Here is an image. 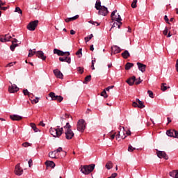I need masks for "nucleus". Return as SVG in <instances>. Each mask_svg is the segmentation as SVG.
<instances>
[{
	"label": "nucleus",
	"instance_id": "1",
	"mask_svg": "<svg viewBox=\"0 0 178 178\" xmlns=\"http://www.w3.org/2000/svg\"><path fill=\"white\" fill-rule=\"evenodd\" d=\"M95 8L97 9V10H99L98 15H100L101 16H106L109 13L108 8L105 7L104 6H101V1H96Z\"/></svg>",
	"mask_w": 178,
	"mask_h": 178
},
{
	"label": "nucleus",
	"instance_id": "2",
	"mask_svg": "<svg viewBox=\"0 0 178 178\" xmlns=\"http://www.w3.org/2000/svg\"><path fill=\"white\" fill-rule=\"evenodd\" d=\"M49 133L53 137H58V138H59V137L63 134V127L60 128L59 126H57L56 129L50 128Z\"/></svg>",
	"mask_w": 178,
	"mask_h": 178
},
{
	"label": "nucleus",
	"instance_id": "3",
	"mask_svg": "<svg viewBox=\"0 0 178 178\" xmlns=\"http://www.w3.org/2000/svg\"><path fill=\"white\" fill-rule=\"evenodd\" d=\"M95 169V164L81 165V172L83 175H90Z\"/></svg>",
	"mask_w": 178,
	"mask_h": 178
},
{
	"label": "nucleus",
	"instance_id": "4",
	"mask_svg": "<svg viewBox=\"0 0 178 178\" xmlns=\"http://www.w3.org/2000/svg\"><path fill=\"white\" fill-rule=\"evenodd\" d=\"M86 126L87 124L86 123V120L81 119L78 121L76 124V129L78 131H80L81 133H84Z\"/></svg>",
	"mask_w": 178,
	"mask_h": 178
},
{
	"label": "nucleus",
	"instance_id": "5",
	"mask_svg": "<svg viewBox=\"0 0 178 178\" xmlns=\"http://www.w3.org/2000/svg\"><path fill=\"white\" fill-rule=\"evenodd\" d=\"M50 98H51V101H58V102H62L63 101V97L60 95H56L55 92H51L49 94Z\"/></svg>",
	"mask_w": 178,
	"mask_h": 178
},
{
	"label": "nucleus",
	"instance_id": "6",
	"mask_svg": "<svg viewBox=\"0 0 178 178\" xmlns=\"http://www.w3.org/2000/svg\"><path fill=\"white\" fill-rule=\"evenodd\" d=\"M38 23H39L38 20L31 22L27 25L28 30H29L30 31H34V30H35V29L37 28V26H38Z\"/></svg>",
	"mask_w": 178,
	"mask_h": 178
},
{
	"label": "nucleus",
	"instance_id": "7",
	"mask_svg": "<svg viewBox=\"0 0 178 178\" xmlns=\"http://www.w3.org/2000/svg\"><path fill=\"white\" fill-rule=\"evenodd\" d=\"M168 137H173L174 138H178V131L175 129H170L166 131Z\"/></svg>",
	"mask_w": 178,
	"mask_h": 178
},
{
	"label": "nucleus",
	"instance_id": "8",
	"mask_svg": "<svg viewBox=\"0 0 178 178\" xmlns=\"http://www.w3.org/2000/svg\"><path fill=\"white\" fill-rule=\"evenodd\" d=\"M65 134L66 140H72L74 137V133L72 129L65 130Z\"/></svg>",
	"mask_w": 178,
	"mask_h": 178
},
{
	"label": "nucleus",
	"instance_id": "9",
	"mask_svg": "<svg viewBox=\"0 0 178 178\" xmlns=\"http://www.w3.org/2000/svg\"><path fill=\"white\" fill-rule=\"evenodd\" d=\"M15 174L17 176H22L23 175V169L20 167V163L16 165L15 168Z\"/></svg>",
	"mask_w": 178,
	"mask_h": 178
},
{
	"label": "nucleus",
	"instance_id": "10",
	"mask_svg": "<svg viewBox=\"0 0 178 178\" xmlns=\"http://www.w3.org/2000/svg\"><path fill=\"white\" fill-rule=\"evenodd\" d=\"M156 154H157V156L160 159L163 158L165 160L169 159L168 154H166V152H165L164 151H159L156 149Z\"/></svg>",
	"mask_w": 178,
	"mask_h": 178
},
{
	"label": "nucleus",
	"instance_id": "11",
	"mask_svg": "<svg viewBox=\"0 0 178 178\" xmlns=\"http://www.w3.org/2000/svg\"><path fill=\"white\" fill-rule=\"evenodd\" d=\"M8 91L11 94H15V92H17L19 91V88L15 84H13L11 86H9Z\"/></svg>",
	"mask_w": 178,
	"mask_h": 178
},
{
	"label": "nucleus",
	"instance_id": "12",
	"mask_svg": "<svg viewBox=\"0 0 178 178\" xmlns=\"http://www.w3.org/2000/svg\"><path fill=\"white\" fill-rule=\"evenodd\" d=\"M120 52H122V49H120V47L118 46H113L111 47V55H113V54L114 55H115V54H120Z\"/></svg>",
	"mask_w": 178,
	"mask_h": 178
},
{
	"label": "nucleus",
	"instance_id": "13",
	"mask_svg": "<svg viewBox=\"0 0 178 178\" xmlns=\"http://www.w3.org/2000/svg\"><path fill=\"white\" fill-rule=\"evenodd\" d=\"M36 56L42 60L47 59V56H44V52L42 51H36Z\"/></svg>",
	"mask_w": 178,
	"mask_h": 178
},
{
	"label": "nucleus",
	"instance_id": "14",
	"mask_svg": "<svg viewBox=\"0 0 178 178\" xmlns=\"http://www.w3.org/2000/svg\"><path fill=\"white\" fill-rule=\"evenodd\" d=\"M54 73L57 79H63V74L59 70H54Z\"/></svg>",
	"mask_w": 178,
	"mask_h": 178
},
{
	"label": "nucleus",
	"instance_id": "15",
	"mask_svg": "<svg viewBox=\"0 0 178 178\" xmlns=\"http://www.w3.org/2000/svg\"><path fill=\"white\" fill-rule=\"evenodd\" d=\"M136 77L134 76L129 78L127 81L126 83L129 84V86H134V83H136Z\"/></svg>",
	"mask_w": 178,
	"mask_h": 178
},
{
	"label": "nucleus",
	"instance_id": "16",
	"mask_svg": "<svg viewBox=\"0 0 178 178\" xmlns=\"http://www.w3.org/2000/svg\"><path fill=\"white\" fill-rule=\"evenodd\" d=\"M138 67L142 73H144L145 72V69L147 68V65L141 63H137Z\"/></svg>",
	"mask_w": 178,
	"mask_h": 178
},
{
	"label": "nucleus",
	"instance_id": "17",
	"mask_svg": "<svg viewBox=\"0 0 178 178\" xmlns=\"http://www.w3.org/2000/svg\"><path fill=\"white\" fill-rule=\"evenodd\" d=\"M10 118L11 120H16L17 122H19V120H22V119H23V117L17 115H10Z\"/></svg>",
	"mask_w": 178,
	"mask_h": 178
},
{
	"label": "nucleus",
	"instance_id": "18",
	"mask_svg": "<svg viewBox=\"0 0 178 178\" xmlns=\"http://www.w3.org/2000/svg\"><path fill=\"white\" fill-rule=\"evenodd\" d=\"M59 60H60V62H67V63H71L72 58H70V57H67V56L60 57Z\"/></svg>",
	"mask_w": 178,
	"mask_h": 178
},
{
	"label": "nucleus",
	"instance_id": "19",
	"mask_svg": "<svg viewBox=\"0 0 178 178\" xmlns=\"http://www.w3.org/2000/svg\"><path fill=\"white\" fill-rule=\"evenodd\" d=\"M54 54H56L58 56H65V51H62L58 49H54Z\"/></svg>",
	"mask_w": 178,
	"mask_h": 178
},
{
	"label": "nucleus",
	"instance_id": "20",
	"mask_svg": "<svg viewBox=\"0 0 178 178\" xmlns=\"http://www.w3.org/2000/svg\"><path fill=\"white\" fill-rule=\"evenodd\" d=\"M169 175L171 177L178 178V170L170 172Z\"/></svg>",
	"mask_w": 178,
	"mask_h": 178
},
{
	"label": "nucleus",
	"instance_id": "21",
	"mask_svg": "<svg viewBox=\"0 0 178 178\" xmlns=\"http://www.w3.org/2000/svg\"><path fill=\"white\" fill-rule=\"evenodd\" d=\"M45 165L47 168H51V169L55 168V163H54V161H47L45 162Z\"/></svg>",
	"mask_w": 178,
	"mask_h": 178
},
{
	"label": "nucleus",
	"instance_id": "22",
	"mask_svg": "<svg viewBox=\"0 0 178 178\" xmlns=\"http://www.w3.org/2000/svg\"><path fill=\"white\" fill-rule=\"evenodd\" d=\"M114 20L118 22L119 24L118 29H120V26H122V17H120V15H118L117 17L114 18Z\"/></svg>",
	"mask_w": 178,
	"mask_h": 178
},
{
	"label": "nucleus",
	"instance_id": "23",
	"mask_svg": "<svg viewBox=\"0 0 178 178\" xmlns=\"http://www.w3.org/2000/svg\"><path fill=\"white\" fill-rule=\"evenodd\" d=\"M79 17V15H75L74 17H70V18H66L65 21L66 23H69V22H73L74 20H77V18Z\"/></svg>",
	"mask_w": 178,
	"mask_h": 178
},
{
	"label": "nucleus",
	"instance_id": "24",
	"mask_svg": "<svg viewBox=\"0 0 178 178\" xmlns=\"http://www.w3.org/2000/svg\"><path fill=\"white\" fill-rule=\"evenodd\" d=\"M121 55L124 59H127L130 56V53H129V51L125 50Z\"/></svg>",
	"mask_w": 178,
	"mask_h": 178
},
{
	"label": "nucleus",
	"instance_id": "25",
	"mask_svg": "<svg viewBox=\"0 0 178 178\" xmlns=\"http://www.w3.org/2000/svg\"><path fill=\"white\" fill-rule=\"evenodd\" d=\"M30 126L33 129V131H35V133H38V131H40V129H38V128H37V126L35 125V124L31 123Z\"/></svg>",
	"mask_w": 178,
	"mask_h": 178
},
{
	"label": "nucleus",
	"instance_id": "26",
	"mask_svg": "<svg viewBox=\"0 0 178 178\" xmlns=\"http://www.w3.org/2000/svg\"><path fill=\"white\" fill-rule=\"evenodd\" d=\"M133 66H134V64H133L131 63H127L125 65V70H130V69H131V67H133Z\"/></svg>",
	"mask_w": 178,
	"mask_h": 178
},
{
	"label": "nucleus",
	"instance_id": "27",
	"mask_svg": "<svg viewBox=\"0 0 178 178\" xmlns=\"http://www.w3.org/2000/svg\"><path fill=\"white\" fill-rule=\"evenodd\" d=\"M65 129V130H72V125H70V124L69 122H67L66 123V125H65L63 127V129Z\"/></svg>",
	"mask_w": 178,
	"mask_h": 178
},
{
	"label": "nucleus",
	"instance_id": "28",
	"mask_svg": "<svg viewBox=\"0 0 178 178\" xmlns=\"http://www.w3.org/2000/svg\"><path fill=\"white\" fill-rule=\"evenodd\" d=\"M113 163H112V161H108L106 164V169H108V170L110 169H112Z\"/></svg>",
	"mask_w": 178,
	"mask_h": 178
},
{
	"label": "nucleus",
	"instance_id": "29",
	"mask_svg": "<svg viewBox=\"0 0 178 178\" xmlns=\"http://www.w3.org/2000/svg\"><path fill=\"white\" fill-rule=\"evenodd\" d=\"M49 158H56V151L49 152Z\"/></svg>",
	"mask_w": 178,
	"mask_h": 178
},
{
	"label": "nucleus",
	"instance_id": "30",
	"mask_svg": "<svg viewBox=\"0 0 178 178\" xmlns=\"http://www.w3.org/2000/svg\"><path fill=\"white\" fill-rule=\"evenodd\" d=\"M37 55V51H33L32 49H30L29 51V58H31V56H33V55Z\"/></svg>",
	"mask_w": 178,
	"mask_h": 178
},
{
	"label": "nucleus",
	"instance_id": "31",
	"mask_svg": "<svg viewBox=\"0 0 178 178\" xmlns=\"http://www.w3.org/2000/svg\"><path fill=\"white\" fill-rule=\"evenodd\" d=\"M92 37H94V35H92V34H90V35H88L87 37H86L84 38L86 42H88V41H90V40H92Z\"/></svg>",
	"mask_w": 178,
	"mask_h": 178
},
{
	"label": "nucleus",
	"instance_id": "32",
	"mask_svg": "<svg viewBox=\"0 0 178 178\" xmlns=\"http://www.w3.org/2000/svg\"><path fill=\"white\" fill-rule=\"evenodd\" d=\"M23 94L24 95H28V97H29V98L31 97V95H33V94L30 93V92H29V90L27 89H24L23 90Z\"/></svg>",
	"mask_w": 178,
	"mask_h": 178
},
{
	"label": "nucleus",
	"instance_id": "33",
	"mask_svg": "<svg viewBox=\"0 0 178 178\" xmlns=\"http://www.w3.org/2000/svg\"><path fill=\"white\" fill-rule=\"evenodd\" d=\"M83 49H79L76 52V55L77 56H79V58H81V56L83 55L82 53Z\"/></svg>",
	"mask_w": 178,
	"mask_h": 178
},
{
	"label": "nucleus",
	"instance_id": "34",
	"mask_svg": "<svg viewBox=\"0 0 178 178\" xmlns=\"http://www.w3.org/2000/svg\"><path fill=\"white\" fill-rule=\"evenodd\" d=\"M138 108H140V109H143L145 108V105H144V103L142 101H140L138 102Z\"/></svg>",
	"mask_w": 178,
	"mask_h": 178
},
{
	"label": "nucleus",
	"instance_id": "35",
	"mask_svg": "<svg viewBox=\"0 0 178 178\" xmlns=\"http://www.w3.org/2000/svg\"><path fill=\"white\" fill-rule=\"evenodd\" d=\"M116 12H118V10H115L114 11H113L112 13H111V20H112V22H114L115 21V15L116 14Z\"/></svg>",
	"mask_w": 178,
	"mask_h": 178
},
{
	"label": "nucleus",
	"instance_id": "36",
	"mask_svg": "<svg viewBox=\"0 0 178 178\" xmlns=\"http://www.w3.org/2000/svg\"><path fill=\"white\" fill-rule=\"evenodd\" d=\"M88 81H91V75H88L86 77H85L83 83L86 84Z\"/></svg>",
	"mask_w": 178,
	"mask_h": 178
},
{
	"label": "nucleus",
	"instance_id": "37",
	"mask_svg": "<svg viewBox=\"0 0 178 178\" xmlns=\"http://www.w3.org/2000/svg\"><path fill=\"white\" fill-rule=\"evenodd\" d=\"M131 6L133 8V9H136V8H137V0H133Z\"/></svg>",
	"mask_w": 178,
	"mask_h": 178
},
{
	"label": "nucleus",
	"instance_id": "38",
	"mask_svg": "<svg viewBox=\"0 0 178 178\" xmlns=\"http://www.w3.org/2000/svg\"><path fill=\"white\" fill-rule=\"evenodd\" d=\"M120 137H121V138H122V140H124V138H126V136H122L120 134V132H119L118 134L115 135L116 140H118V138H120Z\"/></svg>",
	"mask_w": 178,
	"mask_h": 178
},
{
	"label": "nucleus",
	"instance_id": "39",
	"mask_svg": "<svg viewBox=\"0 0 178 178\" xmlns=\"http://www.w3.org/2000/svg\"><path fill=\"white\" fill-rule=\"evenodd\" d=\"M136 147H133V146H131V145H129L128 146V151L129 152H133V151H135Z\"/></svg>",
	"mask_w": 178,
	"mask_h": 178
},
{
	"label": "nucleus",
	"instance_id": "40",
	"mask_svg": "<svg viewBox=\"0 0 178 178\" xmlns=\"http://www.w3.org/2000/svg\"><path fill=\"white\" fill-rule=\"evenodd\" d=\"M101 96L104 97V98H108V95L106 94V90H104L102 93H101Z\"/></svg>",
	"mask_w": 178,
	"mask_h": 178
},
{
	"label": "nucleus",
	"instance_id": "41",
	"mask_svg": "<svg viewBox=\"0 0 178 178\" xmlns=\"http://www.w3.org/2000/svg\"><path fill=\"white\" fill-rule=\"evenodd\" d=\"M15 12L19 13V15H22L23 13V11H22V9H20V7H16Z\"/></svg>",
	"mask_w": 178,
	"mask_h": 178
},
{
	"label": "nucleus",
	"instance_id": "42",
	"mask_svg": "<svg viewBox=\"0 0 178 178\" xmlns=\"http://www.w3.org/2000/svg\"><path fill=\"white\" fill-rule=\"evenodd\" d=\"M16 47H19V44L13 43L12 45H10V48L11 51H15V48H16Z\"/></svg>",
	"mask_w": 178,
	"mask_h": 178
},
{
	"label": "nucleus",
	"instance_id": "43",
	"mask_svg": "<svg viewBox=\"0 0 178 178\" xmlns=\"http://www.w3.org/2000/svg\"><path fill=\"white\" fill-rule=\"evenodd\" d=\"M78 72L81 73V74H83L84 73V67H78Z\"/></svg>",
	"mask_w": 178,
	"mask_h": 178
},
{
	"label": "nucleus",
	"instance_id": "44",
	"mask_svg": "<svg viewBox=\"0 0 178 178\" xmlns=\"http://www.w3.org/2000/svg\"><path fill=\"white\" fill-rule=\"evenodd\" d=\"M165 86H166V83H162L161 84V90H162V91H166V90H168V87H166Z\"/></svg>",
	"mask_w": 178,
	"mask_h": 178
},
{
	"label": "nucleus",
	"instance_id": "45",
	"mask_svg": "<svg viewBox=\"0 0 178 178\" xmlns=\"http://www.w3.org/2000/svg\"><path fill=\"white\" fill-rule=\"evenodd\" d=\"M0 41L1 42H6V39L5 38L4 35L0 36Z\"/></svg>",
	"mask_w": 178,
	"mask_h": 178
},
{
	"label": "nucleus",
	"instance_id": "46",
	"mask_svg": "<svg viewBox=\"0 0 178 178\" xmlns=\"http://www.w3.org/2000/svg\"><path fill=\"white\" fill-rule=\"evenodd\" d=\"M147 94L149 95V97H150V98H154V92L152 91L148 90Z\"/></svg>",
	"mask_w": 178,
	"mask_h": 178
},
{
	"label": "nucleus",
	"instance_id": "47",
	"mask_svg": "<svg viewBox=\"0 0 178 178\" xmlns=\"http://www.w3.org/2000/svg\"><path fill=\"white\" fill-rule=\"evenodd\" d=\"M69 118H71L72 120H73V118L72 116H70V115L67 114V113H65V115H64V119H69Z\"/></svg>",
	"mask_w": 178,
	"mask_h": 178
},
{
	"label": "nucleus",
	"instance_id": "48",
	"mask_svg": "<svg viewBox=\"0 0 178 178\" xmlns=\"http://www.w3.org/2000/svg\"><path fill=\"white\" fill-rule=\"evenodd\" d=\"M4 38H6V41H10V38H12V36L9 35H5Z\"/></svg>",
	"mask_w": 178,
	"mask_h": 178
},
{
	"label": "nucleus",
	"instance_id": "49",
	"mask_svg": "<svg viewBox=\"0 0 178 178\" xmlns=\"http://www.w3.org/2000/svg\"><path fill=\"white\" fill-rule=\"evenodd\" d=\"M31 145V144L29 143L28 142L22 143V147H25V148H26V147H30Z\"/></svg>",
	"mask_w": 178,
	"mask_h": 178
},
{
	"label": "nucleus",
	"instance_id": "50",
	"mask_svg": "<svg viewBox=\"0 0 178 178\" xmlns=\"http://www.w3.org/2000/svg\"><path fill=\"white\" fill-rule=\"evenodd\" d=\"M38 99H40V98L35 97V99H34L33 100L31 99V101L32 104H34V102H35V104H38Z\"/></svg>",
	"mask_w": 178,
	"mask_h": 178
},
{
	"label": "nucleus",
	"instance_id": "51",
	"mask_svg": "<svg viewBox=\"0 0 178 178\" xmlns=\"http://www.w3.org/2000/svg\"><path fill=\"white\" fill-rule=\"evenodd\" d=\"M89 23H90L91 24H93V26H95V24H97V26H99V23L97 22L89 21Z\"/></svg>",
	"mask_w": 178,
	"mask_h": 178
},
{
	"label": "nucleus",
	"instance_id": "52",
	"mask_svg": "<svg viewBox=\"0 0 178 178\" xmlns=\"http://www.w3.org/2000/svg\"><path fill=\"white\" fill-rule=\"evenodd\" d=\"M143 82V80H141V78H138V81H136L135 82V84L136 85V86H138V84H140L141 83Z\"/></svg>",
	"mask_w": 178,
	"mask_h": 178
},
{
	"label": "nucleus",
	"instance_id": "53",
	"mask_svg": "<svg viewBox=\"0 0 178 178\" xmlns=\"http://www.w3.org/2000/svg\"><path fill=\"white\" fill-rule=\"evenodd\" d=\"M113 27H118L119 28V22H114L111 29H113Z\"/></svg>",
	"mask_w": 178,
	"mask_h": 178
},
{
	"label": "nucleus",
	"instance_id": "54",
	"mask_svg": "<svg viewBox=\"0 0 178 178\" xmlns=\"http://www.w3.org/2000/svg\"><path fill=\"white\" fill-rule=\"evenodd\" d=\"M28 163H29V168H31V166H33V160L29 159L28 161Z\"/></svg>",
	"mask_w": 178,
	"mask_h": 178
},
{
	"label": "nucleus",
	"instance_id": "55",
	"mask_svg": "<svg viewBox=\"0 0 178 178\" xmlns=\"http://www.w3.org/2000/svg\"><path fill=\"white\" fill-rule=\"evenodd\" d=\"M132 106H134V108H138V104H137V102H134L132 103Z\"/></svg>",
	"mask_w": 178,
	"mask_h": 178
},
{
	"label": "nucleus",
	"instance_id": "56",
	"mask_svg": "<svg viewBox=\"0 0 178 178\" xmlns=\"http://www.w3.org/2000/svg\"><path fill=\"white\" fill-rule=\"evenodd\" d=\"M65 120H66V118L60 117V122L62 125H63V123H65Z\"/></svg>",
	"mask_w": 178,
	"mask_h": 178
},
{
	"label": "nucleus",
	"instance_id": "57",
	"mask_svg": "<svg viewBox=\"0 0 178 178\" xmlns=\"http://www.w3.org/2000/svg\"><path fill=\"white\" fill-rule=\"evenodd\" d=\"M115 86H108L106 88V91H109L110 90H112V88H113Z\"/></svg>",
	"mask_w": 178,
	"mask_h": 178
},
{
	"label": "nucleus",
	"instance_id": "58",
	"mask_svg": "<svg viewBox=\"0 0 178 178\" xmlns=\"http://www.w3.org/2000/svg\"><path fill=\"white\" fill-rule=\"evenodd\" d=\"M14 65H16V62L10 63L7 65L9 67L13 66Z\"/></svg>",
	"mask_w": 178,
	"mask_h": 178
},
{
	"label": "nucleus",
	"instance_id": "59",
	"mask_svg": "<svg viewBox=\"0 0 178 178\" xmlns=\"http://www.w3.org/2000/svg\"><path fill=\"white\" fill-rule=\"evenodd\" d=\"M63 149L62 147H58L56 150V153L58 154V152H62Z\"/></svg>",
	"mask_w": 178,
	"mask_h": 178
},
{
	"label": "nucleus",
	"instance_id": "60",
	"mask_svg": "<svg viewBox=\"0 0 178 178\" xmlns=\"http://www.w3.org/2000/svg\"><path fill=\"white\" fill-rule=\"evenodd\" d=\"M163 33L164 34V35H168V27L165 28V30L163 31Z\"/></svg>",
	"mask_w": 178,
	"mask_h": 178
},
{
	"label": "nucleus",
	"instance_id": "61",
	"mask_svg": "<svg viewBox=\"0 0 178 178\" xmlns=\"http://www.w3.org/2000/svg\"><path fill=\"white\" fill-rule=\"evenodd\" d=\"M164 20H165L167 23H169V18H168V15H165V17H164Z\"/></svg>",
	"mask_w": 178,
	"mask_h": 178
},
{
	"label": "nucleus",
	"instance_id": "62",
	"mask_svg": "<svg viewBox=\"0 0 178 178\" xmlns=\"http://www.w3.org/2000/svg\"><path fill=\"white\" fill-rule=\"evenodd\" d=\"M39 126H42V127H45V124H44V122L42 121H41L40 123H39Z\"/></svg>",
	"mask_w": 178,
	"mask_h": 178
},
{
	"label": "nucleus",
	"instance_id": "63",
	"mask_svg": "<svg viewBox=\"0 0 178 178\" xmlns=\"http://www.w3.org/2000/svg\"><path fill=\"white\" fill-rule=\"evenodd\" d=\"M176 70L178 72V59L176 61V65H175Z\"/></svg>",
	"mask_w": 178,
	"mask_h": 178
},
{
	"label": "nucleus",
	"instance_id": "64",
	"mask_svg": "<svg viewBox=\"0 0 178 178\" xmlns=\"http://www.w3.org/2000/svg\"><path fill=\"white\" fill-rule=\"evenodd\" d=\"M116 176H118L117 173H113L111 177L113 178H115V177H116Z\"/></svg>",
	"mask_w": 178,
	"mask_h": 178
}]
</instances>
